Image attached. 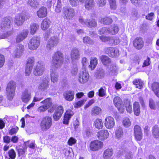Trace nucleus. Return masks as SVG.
<instances>
[{
	"mask_svg": "<svg viewBox=\"0 0 159 159\" xmlns=\"http://www.w3.org/2000/svg\"><path fill=\"white\" fill-rule=\"evenodd\" d=\"M63 61L62 53L60 51L56 52L53 57L50 66L51 80L54 83L57 82L58 77L57 73L55 72V70L61 66Z\"/></svg>",
	"mask_w": 159,
	"mask_h": 159,
	"instance_id": "1",
	"label": "nucleus"
},
{
	"mask_svg": "<svg viewBox=\"0 0 159 159\" xmlns=\"http://www.w3.org/2000/svg\"><path fill=\"white\" fill-rule=\"evenodd\" d=\"M52 125V119L49 116L43 117L40 121L39 126L41 130L43 131H46L49 129Z\"/></svg>",
	"mask_w": 159,
	"mask_h": 159,
	"instance_id": "2",
	"label": "nucleus"
},
{
	"mask_svg": "<svg viewBox=\"0 0 159 159\" xmlns=\"http://www.w3.org/2000/svg\"><path fill=\"white\" fill-rule=\"evenodd\" d=\"M16 88V83L14 81H10L8 84L6 88V92L9 100H11L14 96Z\"/></svg>",
	"mask_w": 159,
	"mask_h": 159,
	"instance_id": "3",
	"label": "nucleus"
},
{
	"mask_svg": "<svg viewBox=\"0 0 159 159\" xmlns=\"http://www.w3.org/2000/svg\"><path fill=\"white\" fill-rule=\"evenodd\" d=\"M62 13L64 18L67 20L71 19L74 17L75 15L74 9L68 6L63 7Z\"/></svg>",
	"mask_w": 159,
	"mask_h": 159,
	"instance_id": "4",
	"label": "nucleus"
},
{
	"mask_svg": "<svg viewBox=\"0 0 159 159\" xmlns=\"http://www.w3.org/2000/svg\"><path fill=\"white\" fill-rule=\"evenodd\" d=\"M45 70L43 63L41 61L37 62L34 67L33 74L36 76H40L43 74Z\"/></svg>",
	"mask_w": 159,
	"mask_h": 159,
	"instance_id": "5",
	"label": "nucleus"
},
{
	"mask_svg": "<svg viewBox=\"0 0 159 159\" xmlns=\"http://www.w3.org/2000/svg\"><path fill=\"white\" fill-rule=\"evenodd\" d=\"M89 79V75L86 69H82L78 75V80L81 84H84L87 82Z\"/></svg>",
	"mask_w": 159,
	"mask_h": 159,
	"instance_id": "6",
	"label": "nucleus"
},
{
	"mask_svg": "<svg viewBox=\"0 0 159 159\" xmlns=\"http://www.w3.org/2000/svg\"><path fill=\"white\" fill-rule=\"evenodd\" d=\"M79 21L82 24L85 25L90 28H95L97 25V22L94 19L84 20L83 17H80L79 19Z\"/></svg>",
	"mask_w": 159,
	"mask_h": 159,
	"instance_id": "7",
	"label": "nucleus"
},
{
	"mask_svg": "<svg viewBox=\"0 0 159 159\" xmlns=\"http://www.w3.org/2000/svg\"><path fill=\"white\" fill-rule=\"evenodd\" d=\"M34 61L33 57H30L27 60L26 66L25 74L26 75H29L32 71Z\"/></svg>",
	"mask_w": 159,
	"mask_h": 159,
	"instance_id": "8",
	"label": "nucleus"
},
{
	"mask_svg": "<svg viewBox=\"0 0 159 159\" xmlns=\"http://www.w3.org/2000/svg\"><path fill=\"white\" fill-rule=\"evenodd\" d=\"M103 143L98 140L92 141L90 145V149L93 151H96L102 148Z\"/></svg>",
	"mask_w": 159,
	"mask_h": 159,
	"instance_id": "9",
	"label": "nucleus"
},
{
	"mask_svg": "<svg viewBox=\"0 0 159 159\" xmlns=\"http://www.w3.org/2000/svg\"><path fill=\"white\" fill-rule=\"evenodd\" d=\"M106 53L110 57H116L119 55V50L116 48L112 47L107 48L105 49Z\"/></svg>",
	"mask_w": 159,
	"mask_h": 159,
	"instance_id": "10",
	"label": "nucleus"
},
{
	"mask_svg": "<svg viewBox=\"0 0 159 159\" xmlns=\"http://www.w3.org/2000/svg\"><path fill=\"white\" fill-rule=\"evenodd\" d=\"M104 124L107 128L108 129L112 128L115 124L114 118L111 116L107 117L105 119Z\"/></svg>",
	"mask_w": 159,
	"mask_h": 159,
	"instance_id": "11",
	"label": "nucleus"
},
{
	"mask_svg": "<svg viewBox=\"0 0 159 159\" xmlns=\"http://www.w3.org/2000/svg\"><path fill=\"white\" fill-rule=\"evenodd\" d=\"M63 112V107L60 106L57 107L53 115V119L55 121L58 120Z\"/></svg>",
	"mask_w": 159,
	"mask_h": 159,
	"instance_id": "12",
	"label": "nucleus"
},
{
	"mask_svg": "<svg viewBox=\"0 0 159 159\" xmlns=\"http://www.w3.org/2000/svg\"><path fill=\"white\" fill-rule=\"evenodd\" d=\"M49 80L48 78L44 79L39 84V89L42 91L47 90L49 86Z\"/></svg>",
	"mask_w": 159,
	"mask_h": 159,
	"instance_id": "13",
	"label": "nucleus"
},
{
	"mask_svg": "<svg viewBox=\"0 0 159 159\" xmlns=\"http://www.w3.org/2000/svg\"><path fill=\"white\" fill-rule=\"evenodd\" d=\"M64 99L68 101H71L74 98L75 93L74 91L69 90L65 91L63 94Z\"/></svg>",
	"mask_w": 159,
	"mask_h": 159,
	"instance_id": "14",
	"label": "nucleus"
},
{
	"mask_svg": "<svg viewBox=\"0 0 159 159\" xmlns=\"http://www.w3.org/2000/svg\"><path fill=\"white\" fill-rule=\"evenodd\" d=\"M80 54L79 51L78 49L73 48L71 52V58L72 61L78 60L80 58Z\"/></svg>",
	"mask_w": 159,
	"mask_h": 159,
	"instance_id": "15",
	"label": "nucleus"
},
{
	"mask_svg": "<svg viewBox=\"0 0 159 159\" xmlns=\"http://www.w3.org/2000/svg\"><path fill=\"white\" fill-rule=\"evenodd\" d=\"M25 20V16L23 14H20L17 15L14 20L15 24L18 26L22 25Z\"/></svg>",
	"mask_w": 159,
	"mask_h": 159,
	"instance_id": "16",
	"label": "nucleus"
},
{
	"mask_svg": "<svg viewBox=\"0 0 159 159\" xmlns=\"http://www.w3.org/2000/svg\"><path fill=\"white\" fill-rule=\"evenodd\" d=\"M97 137L101 140L107 139L109 136V133L106 130H102L99 131L97 134Z\"/></svg>",
	"mask_w": 159,
	"mask_h": 159,
	"instance_id": "17",
	"label": "nucleus"
},
{
	"mask_svg": "<svg viewBox=\"0 0 159 159\" xmlns=\"http://www.w3.org/2000/svg\"><path fill=\"white\" fill-rule=\"evenodd\" d=\"M24 51L23 45L20 44L17 46L14 53L15 57L17 58L20 57L22 55Z\"/></svg>",
	"mask_w": 159,
	"mask_h": 159,
	"instance_id": "18",
	"label": "nucleus"
},
{
	"mask_svg": "<svg viewBox=\"0 0 159 159\" xmlns=\"http://www.w3.org/2000/svg\"><path fill=\"white\" fill-rule=\"evenodd\" d=\"M40 43L39 40H30L28 43L29 48L31 50H35L38 47Z\"/></svg>",
	"mask_w": 159,
	"mask_h": 159,
	"instance_id": "19",
	"label": "nucleus"
},
{
	"mask_svg": "<svg viewBox=\"0 0 159 159\" xmlns=\"http://www.w3.org/2000/svg\"><path fill=\"white\" fill-rule=\"evenodd\" d=\"M11 20L8 18H5L2 23V29H7L11 27Z\"/></svg>",
	"mask_w": 159,
	"mask_h": 159,
	"instance_id": "20",
	"label": "nucleus"
},
{
	"mask_svg": "<svg viewBox=\"0 0 159 159\" xmlns=\"http://www.w3.org/2000/svg\"><path fill=\"white\" fill-rule=\"evenodd\" d=\"M93 125L95 127L98 129H102L103 126L102 121L101 119L100 118H97L95 119L94 121Z\"/></svg>",
	"mask_w": 159,
	"mask_h": 159,
	"instance_id": "21",
	"label": "nucleus"
},
{
	"mask_svg": "<svg viewBox=\"0 0 159 159\" xmlns=\"http://www.w3.org/2000/svg\"><path fill=\"white\" fill-rule=\"evenodd\" d=\"M47 8L44 7L40 8L37 12V16L40 18L45 17L47 16Z\"/></svg>",
	"mask_w": 159,
	"mask_h": 159,
	"instance_id": "22",
	"label": "nucleus"
},
{
	"mask_svg": "<svg viewBox=\"0 0 159 159\" xmlns=\"http://www.w3.org/2000/svg\"><path fill=\"white\" fill-rule=\"evenodd\" d=\"M30 98V94L27 90L24 91L21 98L22 101L24 102H27L29 101Z\"/></svg>",
	"mask_w": 159,
	"mask_h": 159,
	"instance_id": "23",
	"label": "nucleus"
},
{
	"mask_svg": "<svg viewBox=\"0 0 159 159\" xmlns=\"http://www.w3.org/2000/svg\"><path fill=\"white\" fill-rule=\"evenodd\" d=\"M149 106L150 108L152 110H156L159 108V101H157L156 102L152 98L149 100Z\"/></svg>",
	"mask_w": 159,
	"mask_h": 159,
	"instance_id": "24",
	"label": "nucleus"
},
{
	"mask_svg": "<svg viewBox=\"0 0 159 159\" xmlns=\"http://www.w3.org/2000/svg\"><path fill=\"white\" fill-rule=\"evenodd\" d=\"M100 59L103 64L107 66H109L112 63L111 59L107 56L104 55L100 57Z\"/></svg>",
	"mask_w": 159,
	"mask_h": 159,
	"instance_id": "25",
	"label": "nucleus"
},
{
	"mask_svg": "<svg viewBox=\"0 0 159 159\" xmlns=\"http://www.w3.org/2000/svg\"><path fill=\"white\" fill-rule=\"evenodd\" d=\"M102 112L101 108L98 106L93 107L91 109V114L93 116H97L99 115Z\"/></svg>",
	"mask_w": 159,
	"mask_h": 159,
	"instance_id": "26",
	"label": "nucleus"
},
{
	"mask_svg": "<svg viewBox=\"0 0 159 159\" xmlns=\"http://www.w3.org/2000/svg\"><path fill=\"white\" fill-rule=\"evenodd\" d=\"M73 114V112L71 111H67L64 116L63 123L65 124H68L69 120Z\"/></svg>",
	"mask_w": 159,
	"mask_h": 159,
	"instance_id": "27",
	"label": "nucleus"
},
{
	"mask_svg": "<svg viewBox=\"0 0 159 159\" xmlns=\"http://www.w3.org/2000/svg\"><path fill=\"white\" fill-rule=\"evenodd\" d=\"M50 23V21L47 18L44 19L41 24V29L44 30L47 29L49 27Z\"/></svg>",
	"mask_w": 159,
	"mask_h": 159,
	"instance_id": "28",
	"label": "nucleus"
},
{
	"mask_svg": "<svg viewBox=\"0 0 159 159\" xmlns=\"http://www.w3.org/2000/svg\"><path fill=\"white\" fill-rule=\"evenodd\" d=\"M152 89L155 94L159 98V83L157 82L153 83L152 85Z\"/></svg>",
	"mask_w": 159,
	"mask_h": 159,
	"instance_id": "29",
	"label": "nucleus"
},
{
	"mask_svg": "<svg viewBox=\"0 0 159 159\" xmlns=\"http://www.w3.org/2000/svg\"><path fill=\"white\" fill-rule=\"evenodd\" d=\"M57 40H48L46 45V47L49 50L52 49L54 46L57 44Z\"/></svg>",
	"mask_w": 159,
	"mask_h": 159,
	"instance_id": "30",
	"label": "nucleus"
},
{
	"mask_svg": "<svg viewBox=\"0 0 159 159\" xmlns=\"http://www.w3.org/2000/svg\"><path fill=\"white\" fill-rule=\"evenodd\" d=\"M28 33L29 31L28 30H24L17 35L16 40H23L25 39L27 37Z\"/></svg>",
	"mask_w": 159,
	"mask_h": 159,
	"instance_id": "31",
	"label": "nucleus"
},
{
	"mask_svg": "<svg viewBox=\"0 0 159 159\" xmlns=\"http://www.w3.org/2000/svg\"><path fill=\"white\" fill-rule=\"evenodd\" d=\"M152 133L154 138L159 139V128L157 125H155L152 127Z\"/></svg>",
	"mask_w": 159,
	"mask_h": 159,
	"instance_id": "32",
	"label": "nucleus"
},
{
	"mask_svg": "<svg viewBox=\"0 0 159 159\" xmlns=\"http://www.w3.org/2000/svg\"><path fill=\"white\" fill-rule=\"evenodd\" d=\"M109 33L113 35L116 34L119 31L118 26L116 25H112L108 28Z\"/></svg>",
	"mask_w": 159,
	"mask_h": 159,
	"instance_id": "33",
	"label": "nucleus"
},
{
	"mask_svg": "<svg viewBox=\"0 0 159 159\" xmlns=\"http://www.w3.org/2000/svg\"><path fill=\"white\" fill-rule=\"evenodd\" d=\"M94 3V0H87L84 3V7L86 9L89 10L93 7Z\"/></svg>",
	"mask_w": 159,
	"mask_h": 159,
	"instance_id": "34",
	"label": "nucleus"
},
{
	"mask_svg": "<svg viewBox=\"0 0 159 159\" xmlns=\"http://www.w3.org/2000/svg\"><path fill=\"white\" fill-rule=\"evenodd\" d=\"M116 137V138L120 139L123 136V132L121 127H119L116 128L115 131Z\"/></svg>",
	"mask_w": 159,
	"mask_h": 159,
	"instance_id": "35",
	"label": "nucleus"
},
{
	"mask_svg": "<svg viewBox=\"0 0 159 159\" xmlns=\"http://www.w3.org/2000/svg\"><path fill=\"white\" fill-rule=\"evenodd\" d=\"M133 44L136 48L140 49L143 47V40H134Z\"/></svg>",
	"mask_w": 159,
	"mask_h": 159,
	"instance_id": "36",
	"label": "nucleus"
},
{
	"mask_svg": "<svg viewBox=\"0 0 159 159\" xmlns=\"http://www.w3.org/2000/svg\"><path fill=\"white\" fill-rule=\"evenodd\" d=\"M27 4L32 8L34 9L38 8L39 5V2L35 0H28Z\"/></svg>",
	"mask_w": 159,
	"mask_h": 159,
	"instance_id": "37",
	"label": "nucleus"
},
{
	"mask_svg": "<svg viewBox=\"0 0 159 159\" xmlns=\"http://www.w3.org/2000/svg\"><path fill=\"white\" fill-rule=\"evenodd\" d=\"M133 108L134 114L137 116L139 115L140 111V107L138 102H134L133 105Z\"/></svg>",
	"mask_w": 159,
	"mask_h": 159,
	"instance_id": "38",
	"label": "nucleus"
},
{
	"mask_svg": "<svg viewBox=\"0 0 159 159\" xmlns=\"http://www.w3.org/2000/svg\"><path fill=\"white\" fill-rule=\"evenodd\" d=\"M43 104V105L46 107L47 109L52 106V103L51 99L50 98H48L41 102Z\"/></svg>",
	"mask_w": 159,
	"mask_h": 159,
	"instance_id": "39",
	"label": "nucleus"
},
{
	"mask_svg": "<svg viewBox=\"0 0 159 159\" xmlns=\"http://www.w3.org/2000/svg\"><path fill=\"white\" fill-rule=\"evenodd\" d=\"M39 25L36 23H33L30 25V33L32 34H34L37 31L39 28Z\"/></svg>",
	"mask_w": 159,
	"mask_h": 159,
	"instance_id": "40",
	"label": "nucleus"
},
{
	"mask_svg": "<svg viewBox=\"0 0 159 159\" xmlns=\"http://www.w3.org/2000/svg\"><path fill=\"white\" fill-rule=\"evenodd\" d=\"M133 84L136 85V88L141 89L143 85V82L141 79H136L133 82Z\"/></svg>",
	"mask_w": 159,
	"mask_h": 159,
	"instance_id": "41",
	"label": "nucleus"
},
{
	"mask_svg": "<svg viewBox=\"0 0 159 159\" xmlns=\"http://www.w3.org/2000/svg\"><path fill=\"white\" fill-rule=\"evenodd\" d=\"M113 154L112 149H107L103 153V157L105 159H107L112 156Z\"/></svg>",
	"mask_w": 159,
	"mask_h": 159,
	"instance_id": "42",
	"label": "nucleus"
},
{
	"mask_svg": "<svg viewBox=\"0 0 159 159\" xmlns=\"http://www.w3.org/2000/svg\"><path fill=\"white\" fill-rule=\"evenodd\" d=\"M104 75V70L102 69H99L95 74V76L98 79H101L103 77Z\"/></svg>",
	"mask_w": 159,
	"mask_h": 159,
	"instance_id": "43",
	"label": "nucleus"
},
{
	"mask_svg": "<svg viewBox=\"0 0 159 159\" xmlns=\"http://www.w3.org/2000/svg\"><path fill=\"white\" fill-rule=\"evenodd\" d=\"M100 22L104 24L109 25L112 22V18L109 17H106L104 18H101L100 20Z\"/></svg>",
	"mask_w": 159,
	"mask_h": 159,
	"instance_id": "44",
	"label": "nucleus"
},
{
	"mask_svg": "<svg viewBox=\"0 0 159 159\" xmlns=\"http://www.w3.org/2000/svg\"><path fill=\"white\" fill-rule=\"evenodd\" d=\"M125 106L126 108L127 111L130 113L132 111V104L130 101L127 100L124 102Z\"/></svg>",
	"mask_w": 159,
	"mask_h": 159,
	"instance_id": "45",
	"label": "nucleus"
},
{
	"mask_svg": "<svg viewBox=\"0 0 159 159\" xmlns=\"http://www.w3.org/2000/svg\"><path fill=\"white\" fill-rule=\"evenodd\" d=\"M114 103L116 107L120 106L122 103V101L120 98L118 96L115 97L113 100Z\"/></svg>",
	"mask_w": 159,
	"mask_h": 159,
	"instance_id": "46",
	"label": "nucleus"
},
{
	"mask_svg": "<svg viewBox=\"0 0 159 159\" xmlns=\"http://www.w3.org/2000/svg\"><path fill=\"white\" fill-rule=\"evenodd\" d=\"M98 63V60L96 58H94L91 60L90 65L89 66V67L91 68L92 70L93 69L96 67Z\"/></svg>",
	"mask_w": 159,
	"mask_h": 159,
	"instance_id": "47",
	"label": "nucleus"
},
{
	"mask_svg": "<svg viewBox=\"0 0 159 159\" xmlns=\"http://www.w3.org/2000/svg\"><path fill=\"white\" fill-rule=\"evenodd\" d=\"M116 69V66L112 64V63L110 64L109 66H107V70L108 71V72L109 73V74L111 73H113L115 72V70Z\"/></svg>",
	"mask_w": 159,
	"mask_h": 159,
	"instance_id": "48",
	"label": "nucleus"
},
{
	"mask_svg": "<svg viewBox=\"0 0 159 159\" xmlns=\"http://www.w3.org/2000/svg\"><path fill=\"white\" fill-rule=\"evenodd\" d=\"M8 154L9 157L8 159H15L16 157V154L13 149H11L8 152Z\"/></svg>",
	"mask_w": 159,
	"mask_h": 159,
	"instance_id": "49",
	"label": "nucleus"
},
{
	"mask_svg": "<svg viewBox=\"0 0 159 159\" xmlns=\"http://www.w3.org/2000/svg\"><path fill=\"white\" fill-rule=\"evenodd\" d=\"M122 123L124 126L126 128L130 126L131 124L130 120L128 118H124L123 120Z\"/></svg>",
	"mask_w": 159,
	"mask_h": 159,
	"instance_id": "50",
	"label": "nucleus"
},
{
	"mask_svg": "<svg viewBox=\"0 0 159 159\" xmlns=\"http://www.w3.org/2000/svg\"><path fill=\"white\" fill-rule=\"evenodd\" d=\"M85 101L81 100L78 102L74 103L73 104L75 108H78L83 105L85 103Z\"/></svg>",
	"mask_w": 159,
	"mask_h": 159,
	"instance_id": "51",
	"label": "nucleus"
},
{
	"mask_svg": "<svg viewBox=\"0 0 159 159\" xmlns=\"http://www.w3.org/2000/svg\"><path fill=\"white\" fill-rule=\"evenodd\" d=\"M110 8L111 9L115 10L117 7L116 0H108Z\"/></svg>",
	"mask_w": 159,
	"mask_h": 159,
	"instance_id": "52",
	"label": "nucleus"
},
{
	"mask_svg": "<svg viewBox=\"0 0 159 159\" xmlns=\"http://www.w3.org/2000/svg\"><path fill=\"white\" fill-rule=\"evenodd\" d=\"M81 62L83 66L82 69H85L86 67L89 64L88 60L87 58L84 57L82 59Z\"/></svg>",
	"mask_w": 159,
	"mask_h": 159,
	"instance_id": "53",
	"label": "nucleus"
},
{
	"mask_svg": "<svg viewBox=\"0 0 159 159\" xmlns=\"http://www.w3.org/2000/svg\"><path fill=\"white\" fill-rule=\"evenodd\" d=\"M61 0H58L57 3V5L55 9L57 13H59L61 12Z\"/></svg>",
	"mask_w": 159,
	"mask_h": 159,
	"instance_id": "54",
	"label": "nucleus"
},
{
	"mask_svg": "<svg viewBox=\"0 0 159 159\" xmlns=\"http://www.w3.org/2000/svg\"><path fill=\"white\" fill-rule=\"evenodd\" d=\"M13 32L12 30H11L7 32L6 34H0V39H6L8 36L12 34Z\"/></svg>",
	"mask_w": 159,
	"mask_h": 159,
	"instance_id": "55",
	"label": "nucleus"
},
{
	"mask_svg": "<svg viewBox=\"0 0 159 159\" xmlns=\"http://www.w3.org/2000/svg\"><path fill=\"white\" fill-rule=\"evenodd\" d=\"M131 3L137 7H140L142 5V0H130Z\"/></svg>",
	"mask_w": 159,
	"mask_h": 159,
	"instance_id": "56",
	"label": "nucleus"
},
{
	"mask_svg": "<svg viewBox=\"0 0 159 159\" xmlns=\"http://www.w3.org/2000/svg\"><path fill=\"white\" fill-rule=\"evenodd\" d=\"M19 129V128L17 126H15L13 127L11 129L9 130V134L10 135H12L15 134L17 132Z\"/></svg>",
	"mask_w": 159,
	"mask_h": 159,
	"instance_id": "57",
	"label": "nucleus"
},
{
	"mask_svg": "<svg viewBox=\"0 0 159 159\" xmlns=\"http://www.w3.org/2000/svg\"><path fill=\"white\" fill-rule=\"evenodd\" d=\"M108 28L102 27L98 30L99 33L100 34H104L109 33Z\"/></svg>",
	"mask_w": 159,
	"mask_h": 159,
	"instance_id": "58",
	"label": "nucleus"
},
{
	"mask_svg": "<svg viewBox=\"0 0 159 159\" xmlns=\"http://www.w3.org/2000/svg\"><path fill=\"white\" fill-rule=\"evenodd\" d=\"M98 5L99 7H103L106 3V0H96Z\"/></svg>",
	"mask_w": 159,
	"mask_h": 159,
	"instance_id": "59",
	"label": "nucleus"
},
{
	"mask_svg": "<svg viewBox=\"0 0 159 159\" xmlns=\"http://www.w3.org/2000/svg\"><path fill=\"white\" fill-rule=\"evenodd\" d=\"M134 136L135 139L138 141H140L143 137V134L142 132L134 134Z\"/></svg>",
	"mask_w": 159,
	"mask_h": 159,
	"instance_id": "60",
	"label": "nucleus"
},
{
	"mask_svg": "<svg viewBox=\"0 0 159 159\" xmlns=\"http://www.w3.org/2000/svg\"><path fill=\"white\" fill-rule=\"evenodd\" d=\"M76 142V140L73 137L70 138L68 141V144L70 146H72L75 144Z\"/></svg>",
	"mask_w": 159,
	"mask_h": 159,
	"instance_id": "61",
	"label": "nucleus"
},
{
	"mask_svg": "<svg viewBox=\"0 0 159 159\" xmlns=\"http://www.w3.org/2000/svg\"><path fill=\"white\" fill-rule=\"evenodd\" d=\"M154 16V14L153 12L148 13L146 16L145 18L147 20H152Z\"/></svg>",
	"mask_w": 159,
	"mask_h": 159,
	"instance_id": "62",
	"label": "nucleus"
},
{
	"mask_svg": "<svg viewBox=\"0 0 159 159\" xmlns=\"http://www.w3.org/2000/svg\"><path fill=\"white\" fill-rule=\"evenodd\" d=\"M134 134H136L142 132L141 127L138 125H135L134 128Z\"/></svg>",
	"mask_w": 159,
	"mask_h": 159,
	"instance_id": "63",
	"label": "nucleus"
},
{
	"mask_svg": "<svg viewBox=\"0 0 159 159\" xmlns=\"http://www.w3.org/2000/svg\"><path fill=\"white\" fill-rule=\"evenodd\" d=\"M150 63V59L148 57L147 59L144 61L142 66V67H144L145 66L149 65Z\"/></svg>",
	"mask_w": 159,
	"mask_h": 159,
	"instance_id": "64",
	"label": "nucleus"
}]
</instances>
